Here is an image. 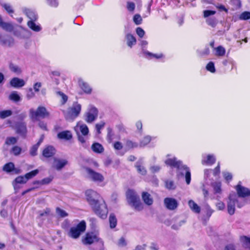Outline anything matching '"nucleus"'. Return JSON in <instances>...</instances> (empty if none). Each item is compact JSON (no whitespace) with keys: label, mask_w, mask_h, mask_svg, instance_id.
Listing matches in <instances>:
<instances>
[{"label":"nucleus","mask_w":250,"mask_h":250,"mask_svg":"<svg viewBox=\"0 0 250 250\" xmlns=\"http://www.w3.org/2000/svg\"><path fill=\"white\" fill-rule=\"evenodd\" d=\"M86 200L94 212L100 217L104 219L107 216L108 209L100 195L92 189L85 191Z\"/></svg>","instance_id":"1"},{"label":"nucleus","mask_w":250,"mask_h":250,"mask_svg":"<svg viewBox=\"0 0 250 250\" xmlns=\"http://www.w3.org/2000/svg\"><path fill=\"white\" fill-rule=\"evenodd\" d=\"M167 165L176 167L178 169V175L185 177L187 185H189L191 181V173L189 168L186 165H183L181 161H177L176 158L168 159L165 161Z\"/></svg>","instance_id":"2"},{"label":"nucleus","mask_w":250,"mask_h":250,"mask_svg":"<svg viewBox=\"0 0 250 250\" xmlns=\"http://www.w3.org/2000/svg\"><path fill=\"white\" fill-rule=\"evenodd\" d=\"M246 200L237 199V196L235 192L230 193L227 201V211L228 213L232 215L235 211V205L238 208H241L246 204Z\"/></svg>","instance_id":"3"},{"label":"nucleus","mask_w":250,"mask_h":250,"mask_svg":"<svg viewBox=\"0 0 250 250\" xmlns=\"http://www.w3.org/2000/svg\"><path fill=\"white\" fill-rule=\"evenodd\" d=\"M126 199L129 204L134 207L135 210L141 211L143 210L144 207L141 202L139 197L136 192L132 189H128L126 193Z\"/></svg>","instance_id":"4"},{"label":"nucleus","mask_w":250,"mask_h":250,"mask_svg":"<svg viewBox=\"0 0 250 250\" xmlns=\"http://www.w3.org/2000/svg\"><path fill=\"white\" fill-rule=\"evenodd\" d=\"M86 223L84 221H82L76 226L71 227L67 232V235L73 239L78 238L81 234L85 231Z\"/></svg>","instance_id":"5"},{"label":"nucleus","mask_w":250,"mask_h":250,"mask_svg":"<svg viewBox=\"0 0 250 250\" xmlns=\"http://www.w3.org/2000/svg\"><path fill=\"white\" fill-rule=\"evenodd\" d=\"M81 110V104L74 103L71 108L68 109L65 113V118L67 120H73L80 114Z\"/></svg>","instance_id":"6"},{"label":"nucleus","mask_w":250,"mask_h":250,"mask_svg":"<svg viewBox=\"0 0 250 250\" xmlns=\"http://www.w3.org/2000/svg\"><path fill=\"white\" fill-rule=\"evenodd\" d=\"M30 115L32 119H37V117L42 118H47L49 116V113L44 106H39L35 111L31 108L29 110Z\"/></svg>","instance_id":"7"},{"label":"nucleus","mask_w":250,"mask_h":250,"mask_svg":"<svg viewBox=\"0 0 250 250\" xmlns=\"http://www.w3.org/2000/svg\"><path fill=\"white\" fill-rule=\"evenodd\" d=\"M85 171L87 174L88 177L95 182L101 183L104 180V178L102 174L95 171L90 168L86 167Z\"/></svg>","instance_id":"8"},{"label":"nucleus","mask_w":250,"mask_h":250,"mask_svg":"<svg viewBox=\"0 0 250 250\" xmlns=\"http://www.w3.org/2000/svg\"><path fill=\"white\" fill-rule=\"evenodd\" d=\"M241 182L236 186L235 189L236 190V194L237 196V199H243L250 195V190L249 188H245L240 184Z\"/></svg>","instance_id":"9"},{"label":"nucleus","mask_w":250,"mask_h":250,"mask_svg":"<svg viewBox=\"0 0 250 250\" xmlns=\"http://www.w3.org/2000/svg\"><path fill=\"white\" fill-rule=\"evenodd\" d=\"M98 115V109L94 106H90L88 111L86 113L85 121L88 123H91L97 118Z\"/></svg>","instance_id":"10"},{"label":"nucleus","mask_w":250,"mask_h":250,"mask_svg":"<svg viewBox=\"0 0 250 250\" xmlns=\"http://www.w3.org/2000/svg\"><path fill=\"white\" fill-rule=\"evenodd\" d=\"M15 129L17 134L25 138L27 133L26 125L24 122H19L15 124Z\"/></svg>","instance_id":"11"},{"label":"nucleus","mask_w":250,"mask_h":250,"mask_svg":"<svg viewBox=\"0 0 250 250\" xmlns=\"http://www.w3.org/2000/svg\"><path fill=\"white\" fill-rule=\"evenodd\" d=\"M164 204L166 208L170 210H175L178 206V201L175 199L169 197L164 199Z\"/></svg>","instance_id":"12"},{"label":"nucleus","mask_w":250,"mask_h":250,"mask_svg":"<svg viewBox=\"0 0 250 250\" xmlns=\"http://www.w3.org/2000/svg\"><path fill=\"white\" fill-rule=\"evenodd\" d=\"M100 239L93 233H87L84 238L82 239V242L84 245H91L95 242H98Z\"/></svg>","instance_id":"13"},{"label":"nucleus","mask_w":250,"mask_h":250,"mask_svg":"<svg viewBox=\"0 0 250 250\" xmlns=\"http://www.w3.org/2000/svg\"><path fill=\"white\" fill-rule=\"evenodd\" d=\"M68 163V161L65 159H60L56 158H54L53 167L57 170H61Z\"/></svg>","instance_id":"14"},{"label":"nucleus","mask_w":250,"mask_h":250,"mask_svg":"<svg viewBox=\"0 0 250 250\" xmlns=\"http://www.w3.org/2000/svg\"><path fill=\"white\" fill-rule=\"evenodd\" d=\"M56 153V149L55 148L51 146L46 147L42 151V155L46 158H49Z\"/></svg>","instance_id":"15"},{"label":"nucleus","mask_w":250,"mask_h":250,"mask_svg":"<svg viewBox=\"0 0 250 250\" xmlns=\"http://www.w3.org/2000/svg\"><path fill=\"white\" fill-rule=\"evenodd\" d=\"M27 182V180L25 178L24 176H18L13 182V185L15 189H19L20 186L18 185L19 184H24Z\"/></svg>","instance_id":"16"},{"label":"nucleus","mask_w":250,"mask_h":250,"mask_svg":"<svg viewBox=\"0 0 250 250\" xmlns=\"http://www.w3.org/2000/svg\"><path fill=\"white\" fill-rule=\"evenodd\" d=\"M142 198L144 202L148 206L151 205L153 203L152 197L147 192L144 191L142 192Z\"/></svg>","instance_id":"17"},{"label":"nucleus","mask_w":250,"mask_h":250,"mask_svg":"<svg viewBox=\"0 0 250 250\" xmlns=\"http://www.w3.org/2000/svg\"><path fill=\"white\" fill-rule=\"evenodd\" d=\"M57 137L60 139L69 140L72 139V135L70 131L65 130L59 132Z\"/></svg>","instance_id":"18"},{"label":"nucleus","mask_w":250,"mask_h":250,"mask_svg":"<svg viewBox=\"0 0 250 250\" xmlns=\"http://www.w3.org/2000/svg\"><path fill=\"white\" fill-rule=\"evenodd\" d=\"M25 15L29 19V21H37L38 19V15L36 12L30 9H25L24 11Z\"/></svg>","instance_id":"19"},{"label":"nucleus","mask_w":250,"mask_h":250,"mask_svg":"<svg viewBox=\"0 0 250 250\" xmlns=\"http://www.w3.org/2000/svg\"><path fill=\"white\" fill-rule=\"evenodd\" d=\"M36 21H29L27 22V26L29 28H30L31 30L35 32H39L41 30L42 28L40 24H37L35 23Z\"/></svg>","instance_id":"20"},{"label":"nucleus","mask_w":250,"mask_h":250,"mask_svg":"<svg viewBox=\"0 0 250 250\" xmlns=\"http://www.w3.org/2000/svg\"><path fill=\"white\" fill-rule=\"evenodd\" d=\"M143 164V160H140L136 163L135 167L137 169V171L143 175H145L146 174V170L145 167L142 166Z\"/></svg>","instance_id":"21"},{"label":"nucleus","mask_w":250,"mask_h":250,"mask_svg":"<svg viewBox=\"0 0 250 250\" xmlns=\"http://www.w3.org/2000/svg\"><path fill=\"white\" fill-rule=\"evenodd\" d=\"M25 84V82L22 79H11L10 84L15 88L22 87Z\"/></svg>","instance_id":"22"},{"label":"nucleus","mask_w":250,"mask_h":250,"mask_svg":"<svg viewBox=\"0 0 250 250\" xmlns=\"http://www.w3.org/2000/svg\"><path fill=\"white\" fill-rule=\"evenodd\" d=\"M190 208L195 213H199L201 211L200 207L193 200H190L188 202Z\"/></svg>","instance_id":"23"},{"label":"nucleus","mask_w":250,"mask_h":250,"mask_svg":"<svg viewBox=\"0 0 250 250\" xmlns=\"http://www.w3.org/2000/svg\"><path fill=\"white\" fill-rule=\"evenodd\" d=\"M91 149L94 152L97 153H101L104 151V147L99 143H93L91 146Z\"/></svg>","instance_id":"24"},{"label":"nucleus","mask_w":250,"mask_h":250,"mask_svg":"<svg viewBox=\"0 0 250 250\" xmlns=\"http://www.w3.org/2000/svg\"><path fill=\"white\" fill-rule=\"evenodd\" d=\"M216 161L215 157L213 155L209 154L207 157V159H203L202 161V164H206L207 165H213Z\"/></svg>","instance_id":"25"},{"label":"nucleus","mask_w":250,"mask_h":250,"mask_svg":"<svg viewBox=\"0 0 250 250\" xmlns=\"http://www.w3.org/2000/svg\"><path fill=\"white\" fill-rule=\"evenodd\" d=\"M125 38L127 41V44L130 47H131L132 45L136 44V40L132 35L127 34L125 36Z\"/></svg>","instance_id":"26"},{"label":"nucleus","mask_w":250,"mask_h":250,"mask_svg":"<svg viewBox=\"0 0 250 250\" xmlns=\"http://www.w3.org/2000/svg\"><path fill=\"white\" fill-rule=\"evenodd\" d=\"M79 85L81 89L86 93H90L91 92V88L89 85L86 83H84L82 81H79Z\"/></svg>","instance_id":"27"},{"label":"nucleus","mask_w":250,"mask_h":250,"mask_svg":"<svg viewBox=\"0 0 250 250\" xmlns=\"http://www.w3.org/2000/svg\"><path fill=\"white\" fill-rule=\"evenodd\" d=\"M215 50V55L216 56L222 57L225 55L226 53V49L222 46H219L216 48H214Z\"/></svg>","instance_id":"28"},{"label":"nucleus","mask_w":250,"mask_h":250,"mask_svg":"<svg viewBox=\"0 0 250 250\" xmlns=\"http://www.w3.org/2000/svg\"><path fill=\"white\" fill-rule=\"evenodd\" d=\"M9 99L14 102L17 103L21 100V97L19 95L17 92H12L9 96Z\"/></svg>","instance_id":"29"},{"label":"nucleus","mask_w":250,"mask_h":250,"mask_svg":"<svg viewBox=\"0 0 250 250\" xmlns=\"http://www.w3.org/2000/svg\"><path fill=\"white\" fill-rule=\"evenodd\" d=\"M58 96L61 98V102L62 104H65L68 100V97L66 95L61 91H57L56 92Z\"/></svg>","instance_id":"30"},{"label":"nucleus","mask_w":250,"mask_h":250,"mask_svg":"<svg viewBox=\"0 0 250 250\" xmlns=\"http://www.w3.org/2000/svg\"><path fill=\"white\" fill-rule=\"evenodd\" d=\"M9 69L12 72L16 74H19L21 72V70L20 67L12 63L9 64Z\"/></svg>","instance_id":"31"},{"label":"nucleus","mask_w":250,"mask_h":250,"mask_svg":"<svg viewBox=\"0 0 250 250\" xmlns=\"http://www.w3.org/2000/svg\"><path fill=\"white\" fill-rule=\"evenodd\" d=\"M109 221L110 223V227L111 229H113L116 226L117 219L114 214L112 213L110 215L109 218Z\"/></svg>","instance_id":"32"},{"label":"nucleus","mask_w":250,"mask_h":250,"mask_svg":"<svg viewBox=\"0 0 250 250\" xmlns=\"http://www.w3.org/2000/svg\"><path fill=\"white\" fill-rule=\"evenodd\" d=\"M39 170L38 169H35L28 173H27L24 176L27 181L28 180L35 177L36 175H37L39 173Z\"/></svg>","instance_id":"33"},{"label":"nucleus","mask_w":250,"mask_h":250,"mask_svg":"<svg viewBox=\"0 0 250 250\" xmlns=\"http://www.w3.org/2000/svg\"><path fill=\"white\" fill-rule=\"evenodd\" d=\"M40 145V142H38L36 144L33 146L30 150V154L32 156H35L37 154V150Z\"/></svg>","instance_id":"34"},{"label":"nucleus","mask_w":250,"mask_h":250,"mask_svg":"<svg viewBox=\"0 0 250 250\" xmlns=\"http://www.w3.org/2000/svg\"><path fill=\"white\" fill-rule=\"evenodd\" d=\"M15 166L13 163L10 162L6 164L3 167V170L7 172H10L13 171Z\"/></svg>","instance_id":"35"},{"label":"nucleus","mask_w":250,"mask_h":250,"mask_svg":"<svg viewBox=\"0 0 250 250\" xmlns=\"http://www.w3.org/2000/svg\"><path fill=\"white\" fill-rule=\"evenodd\" d=\"M12 115V111L11 110H5L0 111V118L4 119Z\"/></svg>","instance_id":"36"},{"label":"nucleus","mask_w":250,"mask_h":250,"mask_svg":"<svg viewBox=\"0 0 250 250\" xmlns=\"http://www.w3.org/2000/svg\"><path fill=\"white\" fill-rule=\"evenodd\" d=\"M0 27L5 30L9 32L12 31L13 29V25L9 23L2 22L1 24L0 25Z\"/></svg>","instance_id":"37"},{"label":"nucleus","mask_w":250,"mask_h":250,"mask_svg":"<svg viewBox=\"0 0 250 250\" xmlns=\"http://www.w3.org/2000/svg\"><path fill=\"white\" fill-rule=\"evenodd\" d=\"M79 129L83 135L86 136L88 134L89 129L85 124L80 125L79 126Z\"/></svg>","instance_id":"38"},{"label":"nucleus","mask_w":250,"mask_h":250,"mask_svg":"<svg viewBox=\"0 0 250 250\" xmlns=\"http://www.w3.org/2000/svg\"><path fill=\"white\" fill-rule=\"evenodd\" d=\"M240 20H248L250 19V12L245 11L242 12L239 17Z\"/></svg>","instance_id":"39"},{"label":"nucleus","mask_w":250,"mask_h":250,"mask_svg":"<svg viewBox=\"0 0 250 250\" xmlns=\"http://www.w3.org/2000/svg\"><path fill=\"white\" fill-rule=\"evenodd\" d=\"M17 139L14 137H7L6 139L5 144L7 145H14L17 142Z\"/></svg>","instance_id":"40"},{"label":"nucleus","mask_w":250,"mask_h":250,"mask_svg":"<svg viewBox=\"0 0 250 250\" xmlns=\"http://www.w3.org/2000/svg\"><path fill=\"white\" fill-rule=\"evenodd\" d=\"M56 210L57 214L61 217L63 218L68 216L67 212L60 208H57Z\"/></svg>","instance_id":"41"},{"label":"nucleus","mask_w":250,"mask_h":250,"mask_svg":"<svg viewBox=\"0 0 250 250\" xmlns=\"http://www.w3.org/2000/svg\"><path fill=\"white\" fill-rule=\"evenodd\" d=\"M151 141V137L149 136H146L144 138V139L140 142V146H144L147 145Z\"/></svg>","instance_id":"42"},{"label":"nucleus","mask_w":250,"mask_h":250,"mask_svg":"<svg viewBox=\"0 0 250 250\" xmlns=\"http://www.w3.org/2000/svg\"><path fill=\"white\" fill-rule=\"evenodd\" d=\"M1 5L9 14L14 13V10L10 5L7 3H2Z\"/></svg>","instance_id":"43"},{"label":"nucleus","mask_w":250,"mask_h":250,"mask_svg":"<svg viewBox=\"0 0 250 250\" xmlns=\"http://www.w3.org/2000/svg\"><path fill=\"white\" fill-rule=\"evenodd\" d=\"M166 187L168 189H174L176 186L172 181L167 180L166 181Z\"/></svg>","instance_id":"44"},{"label":"nucleus","mask_w":250,"mask_h":250,"mask_svg":"<svg viewBox=\"0 0 250 250\" xmlns=\"http://www.w3.org/2000/svg\"><path fill=\"white\" fill-rule=\"evenodd\" d=\"M207 23L212 26L214 27L217 24V21L214 18H210L206 20Z\"/></svg>","instance_id":"45"},{"label":"nucleus","mask_w":250,"mask_h":250,"mask_svg":"<svg viewBox=\"0 0 250 250\" xmlns=\"http://www.w3.org/2000/svg\"><path fill=\"white\" fill-rule=\"evenodd\" d=\"M11 151L15 155L17 156L21 154V148L18 146H14L12 147Z\"/></svg>","instance_id":"46"},{"label":"nucleus","mask_w":250,"mask_h":250,"mask_svg":"<svg viewBox=\"0 0 250 250\" xmlns=\"http://www.w3.org/2000/svg\"><path fill=\"white\" fill-rule=\"evenodd\" d=\"M105 125V123L104 121H101L98 124H96L95 127L97 133L98 134L101 133V129L103 128Z\"/></svg>","instance_id":"47"},{"label":"nucleus","mask_w":250,"mask_h":250,"mask_svg":"<svg viewBox=\"0 0 250 250\" xmlns=\"http://www.w3.org/2000/svg\"><path fill=\"white\" fill-rule=\"evenodd\" d=\"M142 19L139 14H135L133 17V21L136 24L139 25L141 23Z\"/></svg>","instance_id":"48"},{"label":"nucleus","mask_w":250,"mask_h":250,"mask_svg":"<svg viewBox=\"0 0 250 250\" xmlns=\"http://www.w3.org/2000/svg\"><path fill=\"white\" fill-rule=\"evenodd\" d=\"M126 146L129 148H132L137 147L138 145L137 143H133L131 141L128 140L126 141Z\"/></svg>","instance_id":"49"},{"label":"nucleus","mask_w":250,"mask_h":250,"mask_svg":"<svg viewBox=\"0 0 250 250\" xmlns=\"http://www.w3.org/2000/svg\"><path fill=\"white\" fill-rule=\"evenodd\" d=\"M117 245L120 247H123L126 246L127 243L126 242L125 239L124 237H121L119 240Z\"/></svg>","instance_id":"50"},{"label":"nucleus","mask_w":250,"mask_h":250,"mask_svg":"<svg viewBox=\"0 0 250 250\" xmlns=\"http://www.w3.org/2000/svg\"><path fill=\"white\" fill-rule=\"evenodd\" d=\"M53 180L52 177H47L41 180V185H47L49 184Z\"/></svg>","instance_id":"51"},{"label":"nucleus","mask_w":250,"mask_h":250,"mask_svg":"<svg viewBox=\"0 0 250 250\" xmlns=\"http://www.w3.org/2000/svg\"><path fill=\"white\" fill-rule=\"evenodd\" d=\"M206 68L211 72H214L215 71L214 64L212 62H209L207 65Z\"/></svg>","instance_id":"52"},{"label":"nucleus","mask_w":250,"mask_h":250,"mask_svg":"<svg viewBox=\"0 0 250 250\" xmlns=\"http://www.w3.org/2000/svg\"><path fill=\"white\" fill-rule=\"evenodd\" d=\"M137 34L140 37L142 38L145 35L144 30L141 27H137L136 30Z\"/></svg>","instance_id":"53"},{"label":"nucleus","mask_w":250,"mask_h":250,"mask_svg":"<svg viewBox=\"0 0 250 250\" xmlns=\"http://www.w3.org/2000/svg\"><path fill=\"white\" fill-rule=\"evenodd\" d=\"M216 13L215 11L212 10H205L204 11V17L207 18L211 15H213Z\"/></svg>","instance_id":"54"},{"label":"nucleus","mask_w":250,"mask_h":250,"mask_svg":"<svg viewBox=\"0 0 250 250\" xmlns=\"http://www.w3.org/2000/svg\"><path fill=\"white\" fill-rule=\"evenodd\" d=\"M244 245L246 248H247L250 250V238L245 236L244 240Z\"/></svg>","instance_id":"55"},{"label":"nucleus","mask_w":250,"mask_h":250,"mask_svg":"<svg viewBox=\"0 0 250 250\" xmlns=\"http://www.w3.org/2000/svg\"><path fill=\"white\" fill-rule=\"evenodd\" d=\"M216 207L219 210H223L225 209V205L222 202H219L216 204Z\"/></svg>","instance_id":"56"},{"label":"nucleus","mask_w":250,"mask_h":250,"mask_svg":"<svg viewBox=\"0 0 250 250\" xmlns=\"http://www.w3.org/2000/svg\"><path fill=\"white\" fill-rule=\"evenodd\" d=\"M135 4L132 2H128L127 3V8L129 11H133L135 9Z\"/></svg>","instance_id":"57"},{"label":"nucleus","mask_w":250,"mask_h":250,"mask_svg":"<svg viewBox=\"0 0 250 250\" xmlns=\"http://www.w3.org/2000/svg\"><path fill=\"white\" fill-rule=\"evenodd\" d=\"M48 3L51 6L56 7L58 5L57 0H47Z\"/></svg>","instance_id":"58"},{"label":"nucleus","mask_w":250,"mask_h":250,"mask_svg":"<svg viewBox=\"0 0 250 250\" xmlns=\"http://www.w3.org/2000/svg\"><path fill=\"white\" fill-rule=\"evenodd\" d=\"M161 168L159 166H153L150 167V170L152 173L158 172Z\"/></svg>","instance_id":"59"},{"label":"nucleus","mask_w":250,"mask_h":250,"mask_svg":"<svg viewBox=\"0 0 250 250\" xmlns=\"http://www.w3.org/2000/svg\"><path fill=\"white\" fill-rule=\"evenodd\" d=\"M114 147L115 149L121 150L123 148V146L120 142H116L114 144Z\"/></svg>","instance_id":"60"},{"label":"nucleus","mask_w":250,"mask_h":250,"mask_svg":"<svg viewBox=\"0 0 250 250\" xmlns=\"http://www.w3.org/2000/svg\"><path fill=\"white\" fill-rule=\"evenodd\" d=\"M224 176L227 181H230L232 179V175L229 172L223 173Z\"/></svg>","instance_id":"61"},{"label":"nucleus","mask_w":250,"mask_h":250,"mask_svg":"<svg viewBox=\"0 0 250 250\" xmlns=\"http://www.w3.org/2000/svg\"><path fill=\"white\" fill-rule=\"evenodd\" d=\"M185 223V221H181L179 222L178 225H173L171 226L172 229H179V227H181L183 224Z\"/></svg>","instance_id":"62"},{"label":"nucleus","mask_w":250,"mask_h":250,"mask_svg":"<svg viewBox=\"0 0 250 250\" xmlns=\"http://www.w3.org/2000/svg\"><path fill=\"white\" fill-rule=\"evenodd\" d=\"M49 212H50V210L49 209L47 208V209H46L45 210H44L42 212H40L39 213V216L40 217L44 216H47L49 213Z\"/></svg>","instance_id":"63"},{"label":"nucleus","mask_w":250,"mask_h":250,"mask_svg":"<svg viewBox=\"0 0 250 250\" xmlns=\"http://www.w3.org/2000/svg\"><path fill=\"white\" fill-rule=\"evenodd\" d=\"M217 8H218L220 11H224L226 12H228V10L226 7L222 4H218L216 5Z\"/></svg>","instance_id":"64"}]
</instances>
